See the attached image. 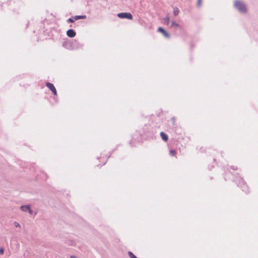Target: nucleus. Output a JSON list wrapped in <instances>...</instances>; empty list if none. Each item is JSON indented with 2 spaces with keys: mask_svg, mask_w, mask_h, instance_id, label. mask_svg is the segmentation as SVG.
Listing matches in <instances>:
<instances>
[{
  "mask_svg": "<svg viewBox=\"0 0 258 258\" xmlns=\"http://www.w3.org/2000/svg\"><path fill=\"white\" fill-rule=\"evenodd\" d=\"M234 8L241 14H246L247 9L246 5L241 1L234 0Z\"/></svg>",
  "mask_w": 258,
  "mask_h": 258,
  "instance_id": "obj_2",
  "label": "nucleus"
},
{
  "mask_svg": "<svg viewBox=\"0 0 258 258\" xmlns=\"http://www.w3.org/2000/svg\"><path fill=\"white\" fill-rule=\"evenodd\" d=\"M171 120L173 121V123L174 124V122H175V117H172Z\"/></svg>",
  "mask_w": 258,
  "mask_h": 258,
  "instance_id": "obj_23",
  "label": "nucleus"
},
{
  "mask_svg": "<svg viewBox=\"0 0 258 258\" xmlns=\"http://www.w3.org/2000/svg\"><path fill=\"white\" fill-rule=\"evenodd\" d=\"M14 224H15V227H20V224L18 223L15 222Z\"/></svg>",
  "mask_w": 258,
  "mask_h": 258,
  "instance_id": "obj_21",
  "label": "nucleus"
},
{
  "mask_svg": "<svg viewBox=\"0 0 258 258\" xmlns=\"http://www.w3.org/2000/svg\"><path fill=\"white\" fill-rule=\"evenodd\" d=\"M70 258H77V256H75V255H71Z\"/></svg>",
  "mask_w": 258,
  "mask_h": 258,
  "instance_id": "obj_24",
  "label": "nucleus"
},
{
  "mask_svg": "<svg viewBox=\"0 0 258 258\" xmlns=\"http://www.w3.org/2000/svg\"><path fill=\"white\" fill-rule=\"evenodd\" d=\"M160 135L162 140L164 142H167L168 140V136L164 132H161Z\"/></svg>",
  "mask_w": 258,
  "mask_h": 258,
  "instance_id": "obj_10",
  "label": "nucleus"
},
{
  "mask_svg": "<svg viewBox=\"0 0 258 258\" xmlns=\"http://www.w3.org/2000/svg\"><path fill=\"white\" fill-rule=\"evenodd\" d=\"M231 168L233 170H235L237 169V166H231Z\"/></svg>",
  "mask_w": 258,
  "mask_h": 258,
  "instance_id": "obj_20",
  "label": "nucleus"
},
{
  "mask_svg": "<svg viewBox=\"0 0 258 258\" xmlns=\"http://www.w3.org/2000/svg\"><path fill=\"white\" fill-rule=\"evenodd\" d=\"M74 41H64L62 44V46L66 49L72 50L74 49Z\"/></svg>",
  "mask_w": 258,
  "mask_h": 258,
  "instance_id": "obj_5",
  "label": "nucleus"
},
{
  "mask_svg": "<svg viewBox=\"0 0 258 258\" xmlns=\"http://www.w3.org/2000/svg\"><path fill=\"white\" fill-rule=\"evenodd\" d=\"M170 27L181 29V26L179 24L176 23L174 21H172Z\"/></svg>",
  "mask_w": 258,
  "mask_h": 258,
  "instance_id": "obj_11",
  "label": "nucleus"
},
{
  "mask_svg": "<svg viewBox=\"0 0 258 258\" xmlns=\"http://www.w3.org/2000/svg\"><path fill=\"white\" fill-rule=\"evenodd\" d=\"M164 20L165 21V23H166V24L168 25L169 23V22H170L169 17L168 16H167V17H165L164 18Z\"/></svg>",
  "mask_w": 258,
  "mask_h": 258,
  "instance_id": "obj_16",
  "label": "nucleus"
},
{
  "mask_svg": "<svg viewBox=\"0 0 258 258\" xmlns=\"http://www.w3.org/2000/svg\"><path fill=\"white\" fill-rule=\"evenodd\" d=\"M67 35L70 38L74 37L76 35V32L74 29H70L67 31Z\"/></svg>",
  "mask_w": 258,
  "mask_h": 258,
  "instance_id": "obj_9",
  "label": "nucleus"
},
{
  "mask_svg": "<svg viewBox=\"0 0 258 258\" xmlns=\"http://www.w3.org/2000/svg\"><path fill=\"white\" fill-rule=\"evenodd\" d=\"M20 209L23 212H28L30 214L33 213V211L31 209L30 205H22L20 207Z\"/></svg>",
  "mask_w": 258,
  "mask_h": 258,
  "instance_id": "obj_7",
  "label": "nucleus"
},
{
  "mask_svg": "<svg viewBox=\"0 0 258 258\" xmlns=\"http://www.w3.org/2000/svg\"><path fill=\"white\" fill-rule=\"evenodd\" d=\"M106 162H106H105L103 165L105 164Z\"/></svg>",
  "mask_w": 258,
  "mask_h": 258,
  "instance_id": "obj_25",
  "label": "nucleus"
},
{
  "mask_svg": "<svg viewBox=\"0 0 258 258\" xmlns=\"http://www.w3.org/2000/svg\"><path fill=\"white\" fill-rule=\"evenodd\" d=\"M158 32L161 33L165 37L169 38L170 37V34L162 27H159L157 30Z\"/></svg>",
  "mask_w": 258,
  "mask_h": 258,
  "instance_id": "obj_8",
  "label": "nucleus"
},
{
  "mask_svg": "<svg viewBox=\"0 0 258 258\" xmlns=\"http://www.w3.org/2000/svg\"><path fill=\"white\" fill-rule=\"evenodd\" d=\"M4 252V249L2 247L0 248V254H3Z\"/></svg>",
  "mask_w": 258,
  "mask_h": 258,
  "instance_id": "obj_19",
  "label": "nucleus"
},
{
  "mask_svg": "<svg viewBox=\"0 0 258 258\" xmlns=\"http://www.w3.org/2000/svg\"><path fill=\"white\" fill-rule=\"evenodd\" d=\"M56 97H55L54 98V99H55H55H56Z\"/></svg>",
  "mask_w": 258,
  "mask_h": 258,
  "instance_id": "obj_26",
  "label": "nucleus"
},
{
  "mask_svg": "<svg viewBox=\"0 0 258 258\" xmlns=\"http://www.w3.org/2000/svg\"><path fill=\"white\" fill-rule=\"evenodd\" d=\"M117 17L120 19H126L128 20H132L133 19V15L130 13L127 12L118 13Z\"/></svg>",
  "mask_w": 258,
  "mask_h": 258,
  "instance_id": "obj_4",
  "label": "nucleus"
},
{
  "mask_svg": "<svg viewBox=\"0 0 258 258\" xmlns=\"http://www.w3.org/2000/svg\"><path fill=\"white\" fill-rule=\"evenodd\" d=\"M234 181L237 184L238 186H239L241 188L242 191L246 194L248 193L249 188L242 178L240 177H235Z\"/></svg>",
  "mask_w": 258,
  "mask_h": 258,
  "instance_id": "obj_3",
  "label": "nucleus"
},
{
  "mask_svg": "<svg viewBox=\"0 0 258 258\" xmlns=\"http://www.w3.org/2000/svg\"><path fill=\"white\" fill-rule=\"evenodd\" d=\"M45 85L52 92V94L55 96H57L56 89L52 83L50 82H47Z\"/></svg>",
  "mask_w": 258,
  "mask_h": 258,
  "instance_id": "obj_6",
  "label": "nucleus"
},
{
  "mask_svg": "<svg viewBox=\"0 0 258 258\" xmlns=\"http://www.w3.org/2000/svg\"><path fill=\"white\" fill-rule=\"evenodd\" d=\"M70 242H71L70 244H71V245H74L75 244V243H74V241H73V240H71V241H70Z\"/></svg>",
  "mask_w": 258,
  "mask_h": 258,
  "instance_id": "obj_22",
  "label": "nucleus"
},
{
  "mask_svg": "<svg viewBox=\"0 0 258 258\" xmlns=\"http://www.w3.org/2000/svg\"><path fill=\"white\" fill-rule=\"evenodd\" d=\"M44 32L50 39L54 40H56L60 38L61 36L60 30L54 28L46 29Z\"/></svg>",
  "mask_w": 258,
  "mask_h": 258,
  "instance_id": "obj_1",
  "label": "nucleus"
},
{
  "mask_svg": "<svg viewBox=\"0 0 258 258\" xmlns=\"http://www.w3.org/2000/svg\"><path fill=\"white\" fill-rule=\"evenodd\" d=\"M179 10L177 7L173 8V15L175 16H177L179 13Z\"/></svg>",
  "mask_w": 258,
  "mask_h": 258,
  "instance_id": "obj_13",
  "label": "nucleus"
},
{
  "mask_svg": "<svg viewBox=\"0 0 258 258\" xmlns=\"http://www.w3.org/2000/svg\"><path fill=\"white\" fill-rule=\"evenodd\" d=\"M202 0H198L197 2V7H200L202 5Z\"/></svg>",
  "mask_w": 258,
  "mask_h": 258,
  "instance_id": "obj_18",
  "label": "nucleus"
},
{
  "mask_svg": "<svg viewBox=\"0 0 258 258\" xmlns=\"http://www.w3.org/2000/svg\"><path fill=\"white\" fill-rule=\"evenodd\" d=\"M176 151L174 150H170V155L172 156H174L176 155Z\"/></svg>",
  "mask_w": 258,
  "mask_h": 258,
  "instance_id": "obj_17",
  "label": "nucleus"
},
{
  "mask_svg": "<svg viewBox=\"0 0 258 258\" xmlns=\"http://www.w3.org/2000/svg\"><path fill=\"white\" fill-rule=\"evenodd\" d=\"M86 18V15H77L74 16V19L75 21L80 20V19H85Z\"/></svg>",
  "mask_w": 258,
  "mask_h": 258,
  "instance_id": "obj_12",
  "label": "nucleus"
},
{
  "mask_svg": "<svg viewBox=\"0 0 258 258\" xmlns=\"http://www.w3.org/2000/svg\"><path fill=\"white\" fill-rule=\"evenodd\" d=\"M127 254L131 258H138L132 252L130 251H128Z\"/></svg>",
  "mask_w": 258,
  "mask_h": 258,
  "instance_id": "obj_15",
  "label": "nucleus"
},
{
  "mask_svg": "<svg viewBox=\"0 0 258 258\" xmlns=\"http://www.w3.org/2000/svg\"><path fill=\"white\" fill-rule=\"evenodd\" d=\"M75 21V19H74V16L71 17L67 20V22L68 23H74Z\"/></svg>",
  "mask_w": 258,
  "mask_h": 258,
  "instance_id": "obj_14",
  "label": "nucleus"
}]
</instances>
